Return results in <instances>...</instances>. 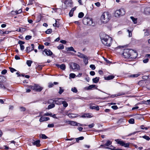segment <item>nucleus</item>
I'll return each mask as SVG.
<instances>
[{
  "label": "nucleus",
  "instance_id": "f257e3e1",
  "mask_svg": "<svg viewBox=\"0 0 150 150\" xmlns=\"http://www.w3.org/2000/svg\"><path fill=\"white\" fill-rule=\"evenodd\" d=\"M122 54L125 58H135L137 57V53L135 50L126 49H124Z\"/></svg>",
  "mask_w": 150,
  "mask_h": 150
},
{
  "label": "nucleus",
  "instance_id": "f03ea898",
  "mask_svg": "<svg viewBox=\"0 0 150 150\" xmlns=\"http://www.w3.org/2000/svg\"><path fill=\"white\" fill-rule=\"evenodd\" d=\"M100 38L102 43L107 46L110 47L112 43V39L108 35H105L103 33L100 34Z\"/></svg>",
  "mask_w": 150,
  "mask_h": 150
},
{
  "label": "nucleus",
  "instance_id": "7ed1b4c3",
  "mask_svg": "<svg viewBox=\"0 0 150 150\" xmlns=\"http://www.w3.org/2000/svg\"><path fill=\"white\" fill-rule=\"evenodd\" d=\"M111 18V15L108 12H104L103 13L100 17V20L103 23H106L108 22Z\"/></svg>",
  "mask_w": 150,
  "mask_h": 150
},
{
  "label": "nucleus",
  "instance_id": "20e7f679",
  "mask_svg": "<svg viewBox=\"0 0 150 150\" xmlns=\"http://www.w3.org/2000/svg\"><path fill=\"white\" fill-rule=\"evenodd\" d=\"M28 88L37 92H40L43 89V87L40 86L38 84H34L33 85L29 86H28Z\"/></svg>",
  "mask_w": 150,
  "mask_h": 150
},
{
  "label": "nucleus",
  "instance_id": "39448f33",
  "mask_svg": "<svg viewBox=\"0 0 150 150\" xmlns=\"http://www.w3.org/2000/svg\"><path fill=\"white\" fill-rule=\"evenodd\" d=\"M115 141L120 146H124L125 148H129V143H125L124 141L120 139H115Z\"/></svg>",
  "mask_w": 150,
  "mask_h": 150
},
{
  "label": "nucleus",
  "instance_id": "423d86ee",
  "mask_svg": "<svg viewBox=\"0 0 150 150\" xmlns=\"http://www.w3.org/2000/svg\"><path fill=\"white\" fill-rule=\"evenodd\" d=\"M125 13V9L123 8L116 10L115 13V15L116 17H118L120 16H122Z\"/></svg>",
  "mask_w": 150,
  "mask_h": 150
},
{
  "label": "nucleus",
  "instance_id": "0eeeda50",
  "mask_svg": "<svg viewBox=\"0 0 150 150\" xmlns=\"http://www.w3.org/2000/svg\"><path fill=\"white\" fill-rule=\"evenodd\" d=\"M83 23L85 25H92L93 24L92 19L88 17H84L83 20Z\"/></svg>",
  "mask_w": 150,
  "mask_h": 150
},
{
  "label": "nucleus",
  "instance_id": "6e6552de",
  "mask_svg": "<svg viewBox=\"0 0 150 150\" xmlns=\"http://www.w3.org/2000/svg\"><path fill=\"white\" fill-rule=\"evenodd\" d=\"M70 68L72 69H76L77 70L80 69V67L79 64L76 63L71 62L69 64Z\"/></svg>",
  "mask_w": 150,
  "mask_h": 150
},
{
  "label": "nucleus",
  "instance_id": "1a4fd4ad",
  "mask_svg": "<svg viewBox=\"0 0 150 150\" xmlns=\"http://www.w3.org/2000/svg\"><path fill=\"white\" fill-rule=\"evenodd\" d=\"M63 99L60 98H56L53 99V103L58 105L62 104Z\"/></svg>",
  "mask_w": 150,
  "mask_h": 150
},
{
  "label": "nucleus",
  "instance_id": "9d476101",
  "mask_svg": "<svg viewBox=\"0 0 150 150\" xmlns=\"http://www.w3.org/2000/svg\"><path fill=\"white\" fill-rule=\"evenodd\" d=\"M73 2L72 0H65L64 2V4H65L67 7H70L72 6Z\"/></svg>",
  "mask_w": 150,
  "mask_h": 150
},
{
  "label": "nucleus",
  "instance_id": "9b49d317",
  "mask_svg": "<svg viewBox=\"0 0 150 150\" xmlns=\"http://www.w3.org/2000/svg\"><path fill=\"white\" fill-rule=\"evenodd\" d=\"M38 117H41L39 119V121L40 122L50 120V118L49 117L42 116L41 115H40Z\"/></svg>",
  "mask_w": 150,
  "mask_h": 150
},
{
  "label": "nucleus",
  "instance_id": "f8f14e48",
  "mask_svg": "<svg viewBox=\"0 0 150 150\" xmlns=\"http://www.w3.org/2000/svg\"><path fill=\"white\" fill-rule=\"evenodd\" d=\"M31 46L32 47L31 48L30 46L27 47H26L25 51L27 53H29L32 51L34 50V45L33 44H31Z\"/></svg>",
  "mask_w": 150,
  "mask_h": 150
},
{
  "label": "nucleus",
  "instance_id": "ddd939ff",
  "mask_svg": "<svg viewBox=\"0 0 150 150\" xmlns=\"http://www.w3.org/2000/svg\"><path fill=\"white\" fill-rule=\"evenodd\" d=\"M92 114L91 113H85L82 115L81 117H82L91 118L93 117Z\"/></svg>",
  "mask_w": 150,
  "mask_h": 150
},
{
  "label": "nucleus",
  "instance_id": "4468645a",
  "mask_svg": "<svg viewBox=\"0 0 150 150\" xmlns=\"http://www.w3.org/2000/svg\"><path fill=\"white\" fill-rule=\"evenodd\" d=\"M43 52H45L47 56H51L52 54V52L49 49H45Z\"/></svg>",
  "mask_w": 150,
  "mask_h": 150
},
{
  "label": "nucleus",
  "instance_id": "2eb2a0df",
  "mask_svg": "<svg viewBox=\"0 0 150 150\" xmlns=\"http://www.w3.org/2000/svg\"><path fill=\"white\" fill-rule=\"evenodd\" d=\"M56 66L59 68H60L62 70H64L66 68V66L65 64H62L61 65L59 64H56Z\"/></svg>",
  "mask_w": 150,
  "mask_h": 150
},
{
  "label": "nucleus",
  "instance_id": "dca6fc26",
  "mask_svg": "<svg viewBox=\"0 0 150 150\" xmlns=\"http://www.w3.org/2000/svg\"><path fill=\"white\" fill-rule=\"evenodd\" d=\"M112 144V142L109 140H108L106 143L104 144H102L100 146V147L108 146L111 145Z\"/></svg>",
  "mask_w": 150,
  "mask_h": 150
},
{
  "label": "nucleus",
  "instance_id": "f3484780",
  "mask_svg": "<svg viewBox=\"0 0 150 150\" xmlns=\"http://www.w3.org/2000/svg\"><path fill=\"white\" fill-rule=\"evenodd\" d=\"M144 13L145 14L150 15V7L146 8L144 10Z\"/></svg>",
  "mask_w": 150,
  "mask_h": 150
},
{
  "label": "nucleus",
  "instance_id": "a211bd4d",
  "mask_svg": "<svg viewBox=\"0 0 150 150\" xmlns=\"http://www.w3.org/2000/svg\"><path fill=\"white\" fill-rule=\"evenodd\" d=\"M96 85H90L88 87H86L85 88L87 90H92L93 88H96Z\"/></svg>",
  "mask_w": 150,
  "mask_h": 150
},
{
  "label": "nucleus",
  "instance_id": "6ab92c4d",
  "mask_svg": "<svg viewBox=\"0 0 150 150\" xmlns=\"http://www.w3.org/2000/svg\"><path fill=\"white\" fill-rule=\"evenodd\" d=\"M40 142V140H36L33 143V144L34 145H35L37 147H40L41 145Z\"/></svg>",
  "mask_w": 150,
  "mask_h": 150
},
{
  "label": "nucleus",
  "instance_id": "aec40b11",
  "mask_svg": "<svg viewBox=\"0 0 150 150\" xmlns=\"http://www.w3.org/2000/svg\"><path fill=\"white\" fill-rule=\"evenodd\" d=\"M69 124L72 126H79V125H78V123L75 122L73 121H69L68 122Z\"/></svg>",
  "mask_w": 150,
  "mask_h": 150
},
{
  "label": "nucleus",
  "instance_id": "412c9836",
  "mask_svg": "<svg viewBox=\"0 0 150 150\" xmlns=\"http://www.w3.org/2000/svg\"><path fill=\"white\" fill-rule=\"evenodd\" d=\"M114 77V76L110 75L108 76L104 77V79L105 80H108L113 79Z\"/></svg>",
  "mask_w": 150,
  "mask_h": 150
},
{
  "label": "nucleus",
  "instance_id": "4be33fe9",
  "mask_svg": "<svg viewBox=\"0 0 150 150\" xmlns=\"http://www.w3.org/2000/svg\"><path fill=\"white\" fill-rule=\"evenodd\" d=\"M83 61L85 65H87L88 63V59L87 57L86 56L83 58Z\"/></svg>",
  "mask_w": 150,
  "mask_h": 150
},
{
  "label": "nucleus",
  "instance_id": "5701e85b",
  "mask_svg": "<svg viewBox=\"0 0 150 150\" xmlns=\"http://www.w3.org/2000/svg\"><path fill=\"white\" fill-rule=\"evenodd\" d=\"M99 77H96V78H93L92 79L93 81L95 83H97L99 81Z\"/></svg>",
  "mask_w": 150,
  "mask_h": 150
},
{
  "label": "nucleus",
  "instance_id": "b1692460",
  "mask_svg": "<svg viewBox=\"0 0 150 150\" xmlns=\"http://www.w3.org/2000/svg\"><path fill=\"white\" fill-rule=\"evenodd\" d=\"M78 53L79 54H77V56L80 58H83L85 57V56H86V55L80 52H78Z\"/></svg>",
  "mask_w": 150,
  "mask_h": 150
},
{
  "label": "nucleus",
  "instance_id": "393cba45",
  "mask_svg": "<svg viewBox=\"0 0 150 150\" xmlns=\"http://www.w3.org/2000/svg\"><path fill=\"white\" fill-rule=\"evenodd\" d=\"M131 19L132 20L134 24L137 23V19L134 18L133 16L130 17Z\"/></svg>",
  "mask_w": 150,
  "mask_h": 150
},
{
  "label": "nucleus",
  "instance_id": "a878e982",
  "mask_svg": "<svg viewBox=\"0 0 150 150\" xmlns=\"http://www.w3.org/2000/svg\"><path fill=\"white\" fill-rule=\"evenodd\" d=\"M55 107V105L53 104H51L48 105L47 108L50 109L54 108Z\"/></svg>",
  "mask_w": 150,
  "mask_h": 150
},
{
  "label": "nucleus",
  "instance_id": "bb28decb",
  "mask_svg": "<svg viewBox=\"0 0 150 150\" xmlns=\"http://www.w3.org/2000/svg\"><path fill=\"white\" fill-rule=\"evenodd\" d=\"M145 30H144V31H145ZM149 34V31L148 29H146L145 30V31L144 32L145 36H148Z\"/></svg>",
  "mask_w": 150,
  "mask_h": 150
},
{
  "label": "nucleus",
  "instance_id": "cd10ccee",
  "mask_svg": "<svg viewBox=\"0 0 150 150\" xmlns=\"http://www.w3.org/2000/svg\"><path fill=\"white\" fill-rule=\"evenodd\" d=\"M62 104H63V106L65 107H67L68 105V104L67 102H66L65 101H62Z\"/></svg>",
  "mask_w": 150,
  "mask_h": 150
},
{
  "label": "nucleus",
  "instance_id": "c85d7f7f",
  "mask_svg": "<svg viewBox=\"0 0 150 150\" xmlns=\"http://www.w3.org/2000/svg\"><path fill=\"white\" fill-rule=\"evenodd\" d=\"M131 124H134V120L133 118H130L128 121Z\"/></svg>",
  "mask_w": 150,
  "mask_h": 150
},
{
  "label": "nucleus",
  "instance_id": "c756f323",
  "mask_svg": "<svg viewBox=\"0 0 150 150\" xmlns=\"http://www.w3.org/2000/svg\"><path fill=\"white\" fill-rule=\"evenodd\" d=\"M32 61L31 60H27L26 62V63L28 67H30L31 66V64L32 63Z\"/></svg>",
  "mask_w": 150,
  "mask_h": 150
},
{
  "label": "nucleus",
  "instance_id": "7c9ffc66",
  "mask_svg": "<svg viewBox=\"0 0 150 150\" xmlns=\"http://www.w3.org/2000/svg\"><path fill=\"white\" fill-rule=\"evenodd\" d=\"M84 16V13L82 12H81L79 13L78 17L79 18H81Z\"/></svg>",
  "mask_w": 150,
  "mask_h": 150
},
{
  "label": "nucleus",
  "instance_id": "2f4dec72",
  "mask_svg": "<svg viewBox=\"0 0 150 150\" xmlns=\"http://www.w3.org/2000/svg\"><path fill=\"white\" fill-rule=\"evenodd\" d=\"M142 137L147 141H149L150 139V138L146 135H144Z\"/></svg>",
  "mask_w": 150,
  "mask_h": 150
},
{
  "label": "nucleus",
  "instance_id": "473e14b6",
  "mask_svg": "<svg viewBox=\"0 0 150 150\" xmlns=\"http://www.w3.org/2000/svg\"><path fill=\"white\" fill-rule=\"evenodd\" d=\"M52 32V30L51 29H49L45 31V33L47 34H49L51 33Z\"/></svg>",
  "mask_w": 150,
  "mask_h": 150
},
{
  "label": "nucleus",
  "instance_id": "72a5a7b5",
  "mask_svg": "<svg viewBox=\"0 0 150 150\" xmlns=\"http://www.w3.org/2000/svg\"><path fill=\"white\" fill-rule=\"evenodd\" d=\"M57 48L59 50L63 49L64 48V46L62 44H60L57 47Z\"/></svg>",
  "mask_w": 150,
  "mask_h": 150
},
{
  "label": "nucleus",
  "instance_id": "f704fd0d",
  "mask_svg": "<svg viewBox=\"0 0 150 150\" xmlns=\"http://www.w3.org/2000/svg\"><path fill=\"white\" fill-rule=\"evenodd\" d=\"M71 91L74 93H76L78 91L77 90L76 87L72 88Z\"/></svg>",
  "mask_w": 150,
  "mask_h": 150
},
{
  "label": "nucleus",
  "instance_id": "c9c22d12",
  "mask_svg": "<svg viewBox=\"0 0 150 150\" xmlns=\"http://www.w3.org/2000/svg\"><path fill=\"white\" fill-rule=\"evenodd\" d=\"M9 69H10V70L11 71V72L12 73H13L14 71H17V70L16 69L12 67H9Z\"/></svg>",
  "mask_w": 150,
  "mask_h": 150
},
{
  "label": "nucleus",
  "instance_id": "e433bc0d",
  "mask_svg": "<svg viewBox=\"0 0 150 150\" xmlns=\"http://www.w3.org/2000/svg\"><path fill=\"white\" fill-rule=\"evenodd\" d=\"M68 116L70 118H74L76 117V116L74 115L73 114H70L68 115Z\"/></svg>",
  "mask_w": 150,
  "mask_h": 150
},
{
  "label": "nucleus",
  "instance_id": "4c0bfd02",
  "mask_svg": "<svg viewBox=\"0 0 150 150\" xmlns=\"http://www.w3.org/2000/svg\"><path fill=\"white\" fill-rule=\"evenodd\" d=\"M41 137L43 139H46L48 138V137L45 134H41Z\"/></svg>",
  "mask_w": 150,
  "mask_h": 150
},
{
  "label": "nucleus",
  "instance_id": "58836bf2",
  "mask_svg": "<svg viewBox=\"0 0 150 150\" xmlns=\"http://www.w3.org/2000/svg\"><path fill=\"white\" fill-rule=\"evenodd\" d=\"M32 38V36L31 35H27L25 37V39L26 40H28Z\"/></svg>",
  "mask_w": 150,
  "mask_h": 150
},
{
  "label": "nucleus",
  "instance_id": "ea45409f",
  "mask_svg": "<svg viewBox=\"0 0 150 150\" xmlns=\"http://www.w3.org/2000/svg\"><path fill=\"white\" fill-rule=\"evenodd\" d=\"M67 51H73L74 50V48L73 47H71L67 48Z\"/></svg>",
  "mask_w": 150,
  "mask_h": 150
},
{
  "label": "nucleus",
  "instance_id": "a19ab883",
  "mask_svg": "<svg viewBox=\"0 0 150 150\" xmlns=\"http://www.w3.org/2000/svg\"><path fill=\"white\" fill-rule=\"evenodd\" d=\"M76 76V75L74 73H71L69 74L70 77L72 78H74Z\"/></svg>",
  "mask_w": 150,
  "mask_h": 150
},
{
  "label": "nucleus",
  "instance_id": "79ce46f5",
  "mask_svg": "<svg viewBox=\"0 0 150 150\" xmlns=\"http://www.w3.org/2000/svg\"><path fill=\"white\" fill-rule=\"evenodd\" d=\"M15 12L16 15V14H18L21 13L22 12V10L20 9L18 11H15Z\"/></svg>",
  "mask_w": 150,
  "mask_h": 150
},
{
  "label": "nucleus",
  "instance_id": "37998d69",
  "mask_svg": "<svg viewBox=\"0 0 150 150\" xmlns=\"http://www.w3.org/2000/svg\"><path fill=\"white\" fill-rule=\"evenodd\" d=\"M139 75L138 74H133L131 75L130 76H129L131 77H137L138 76H139Z\"/></svg>",
  "mask_w": 150,
  "mask_h": 150
},
{
  "label": "nucleus",
  "instance_id": "c03bdc74",
  "mask_svg": "<svg viewBox=\"0 0 150 150\" xmlns=\"http://www.w3.org/2000/svg\"><path fill=\"white\" fill-rule=\"evenodd\" d=\"M140 128L142 129H145V130H147L148 129V128L147 127H145L144 125H142L140 126Z\"/></svg>",
  "mask_w": 150,
  "mask_h": 150
},
{
  "label": "nucleus",
  "instance_id": "a18cd8bd",
  "mask_svg": "<svg viewBox=\"0 0 150 150\" xmlns=\"http://www.w3.org/2000/svg\"><path fill=\"white\" fill-rule=\"evenodd\" d=\"M54 86V84L51 82L48 83V87L49 88H52Z\"/></svg>",
  "mask_w": 150,
  "mask_h": 150
},
{
  "label": "nucleus",
  "instance_id": "49530a36",
  "mask_svg": "<svg viewBox=\"0 0 150 150\" xmlns=\"http://www.w3.org/2000/svg\"><path fill=\"white\" fill-rule=\"evenodd\" d=\"M64 91V89L61 87H60L59 88V94H62Z\"/></svg>",
  "mask_w": 150,
  "mask_h": 150
},
{
  "label": "nucleus",
  "instance_id": "de8ad7c7",
  "mask_svg": "<svg viewBox=\"0 0 150 150\" xmlns=\"http://www.w3.org/2000/svg\"><path fill=\"white\" fill-rule=\"evenodd\" d=\"M90 67L92 69L94 70L96 68V67L94 65L91 64L90 66Z\"/></svg>",
  "mask_w": 150,
  "mask_h": 150
},
{
  "label": "nucleus",
  "instance_id": "09e8293b",
  "mask_svg": "<svg viewBox=\"0 0 150 150\" xmlns=\"http://www.w3.org/2000/svg\"><path fill=\"white\" fill-rule=\"evenodd\" d=\"M44 46L43 45H39V46H38V49H43L44 48Z\"/></svg>",
  "mask_w": 150,
  "mask_h": 150
},
{
  "label": "nucleus",
  "instance_id": "8fccbe9b",
  "mask_svg": "<svg viewBox=\"0 0 150 150\" xmlns=\"http://www.w3.org/2000/svg\"><path fill=\"white\" fill-rule=\"evenodd\" d=\"M35 2V1L34 0H29V4H28L32 5Z\"/></svg>",
  "mask_w": 150,
  "mask_h": 150
},
{
  "label": "nucleus",
  "instance_id": "3c124183",
  "mask_svg": "<svg viewBox=\"0 0 150 150\" xmlns=\"http://www.w3.org/2000/svg\"><path fill=\"white\" fill-rule=\"evenodd\" d=\"M7 71L5 69H4L1 72V73L2 74H5L6 73H7Z\"/></svg>",
  "mask_w": 150,
  "mask_h": 150
},
{
  "label": "nucleus",
  "instance_id": "603ef678",
  "mask_svg": "<svg viewBox=\"0 0 150 150\" xmlns=\"http://www.w3.org/2000/svg\"><path fill=\"white\" fill-rule=\"evenodd\" d=\"M122 94H114V95H111V96H110V97L111 98H114L115 97H116V96H120L121 95H122Z\"/></svg>",
  "mask_w": 150,
  "mask_h": 150
},
{
  "label": "nucleus",
  "instance_id": "864d4df0",
  "mask_svg": "<svg viewBox=\"0 0 150 150\" xmlns=\"http://www.w3.org/2000/svg\"><path fill=\"white\" fill-rule=\"evenodd\" d=\"M144 103L146 105L150 104V99L147 100L146 101H145Z\"/></svg>",
  "mask_w": 150,
  "mask_h": 150
},
{
  "label": "nucleus",
  "instance_id": "5fc2aeb1",
  "mask_svg": "<svg viewBox=\"0 0 150 150\" xmlns=\"http://www.w3.org/2000/svg\"><path fill=\"white\" fill-rule=\"evenodd\" d=\"M25 43V42L24 41H22L21 40H19L18 41V44H20V45H22L23 44H24Z\"/></svg>",
  "mask_w": 150,
  "mask_h": 150
},
{
  "label": "nucleus",
  "instance_id": "6e6d98bb",
  "mask_svg": "<svg viewBox=\"0 0 150 150\" xmlns=\"http://www.w3.org/2000/svg\"><path fill=\"white\" fill-rule=\"evenodd\" d=\"M111 108L114 110H117L118 108L117 105H113L111 106Z\"/></svg>",
  "mask_w": 150,
  "mask_h": 150
},
{
  "label": "nucleus",
  "instance_id": "4d7b16f0",
  "mask_svg": "<svg viewBox=\"0 0 150 150\" xmlns=\"http://www.w3.org/2000/svg\"><path fill=\"white\" fill-rule=\"evenodd\" d=\"M127 32L129 33V37H131L132 36V33H131V30H127Z\"/></svg>",
  "mask_w": 150,
  "mask_h": 150
},
{
  "label": "nucleus",
  "instance_id": "13d9d810",
  "mask_svg": "<svg viewBox=\"0 0 150 150\" xmlns=\"http://www.w3.org/2000/svg\"><path fill=\"white\" fill-rule=\"evenodd\" d=\"M53 26H56L57 27H59V25L57 23V21L56 20V23H54L53 24Z\"/></svg>",
  "mask_w": 150,
  "mask_h": 150
},
{
  "label": "nucleus",
  "instance_id": "bf43d9fd",
  "mask_svg": "<svg viewBox=\"0 0 150 150\" xmlns=\"http://www.w3.org/2000/svg\"><path fill=\"white\" fill-rule=\"evenodd\" d=\"M73 12L72 10H71L69 13V16L70 17H72L73 16Z\"/></svg>",
  "mask_w": 150,
  "mask_h": 150
},
{
  "label": "nucleus",
  "instance_id": "052dcab7",
  "mask_svg": "<svg viewBox=\"0 0 150 150\" xmlns=\"http://www.w3.org/2000/svg\"><path fill=\"white\" fill-rule=\"evenodd\" d=\"M52 115V113H48V112H47L46 113H45L44 115V116H51Z\"/></svg>",
  "mask_w": 150,
  "mask_h": 150
},
{
  "label": "nucleus",
  "instance_id": "680f3d73",
  "mask_svg": "<svg viewBox=\"0 0 150 150\" xmlns=\"http://www.w3.org/2000/svg\"><path fill=\"white\" fill-rule=\"evenodd\" d=\"M20 45L21 50L22 51H23L24 49V46L22 45Z\"/></svg>",
  "mask_w": 150,
  "mask_h": 150
},
{
  "label": "nucleus",
  "instance_id": "e2e57ef3",
  "mask_svg": "<svg viewBox=\"0 0 150 150\" xmlns=\"http://www.w3.org/2000/svg\"><path fill=\"white\" fill-rule=\"evenodd\" d=\"M54 125L53 124H48L47 127H54Z\"/></svg>",
  "mask_w": 150,
  "mask_h": 150
},
{
  "label": "nucleus",
  "instance_id": "0e129e2a",
  "mask_svg": "<svg viewBox=\"0 0 150 150\" xmlns=\"http://www.w3.org/2000/svg\"><path fill=\"white\" fill-rule=\"evenodd\" d=\"M20 108L21 109V110L22 111H25V110L26 109L25 108L23 107H21Z\"/></svg>",
  "mask_w": 150,
  "mask_h": 150
},
{
  "label": "nucleus",
  "instance_id": "69168bd1",
  "mask_svg": "<svg viewBox=\"0 0 150 150\" xmlns=\"http://www.w3.org/2000/svg\"><path fill=\"white\" fill-rule=\"evenodd\" d=\"M94 125L93 123H92L91 124L89 125H88V126L90 128H92L93 127Z\"/></svg>",
  "mask_w": 150,
  "mask_h": 150
},
{
  "label": "nucleus",
  "instance_id": "338daca9",
  "mask_svg": "<svg viewBox=\"0 0 150 150\" xmlns=\"http://www.w3.org/2000/svg\"><path fill=\"white\" fill-rule=\"evenodd\" d=\"M95 72L93 71H91L90 72V74L91 76H94L95 75Z\"/></svg>",
  "mask_w": 150,
  "mask_h": 150
},
{
  "label": "nucleus",
  "instance_id": "774afa93",
  "mask_svg": "<svg viewBox=\"0 0 150 150\" xmlns=\"http://www.w3.org/2000/svg\"><path fill=\"white\" fill-rule=\"evenodd\" d=\"M95 5L98 7H99L100 5V4L99 2H97L95 4Z\"/></svg>",
  "mask_w": 150,
  "mask_h": 150
}]
</instances>
